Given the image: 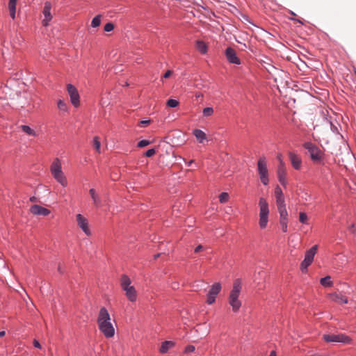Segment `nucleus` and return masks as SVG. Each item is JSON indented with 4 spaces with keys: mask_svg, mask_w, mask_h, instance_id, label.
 Wrapping results in <instances>:
<instances>
[{
    "mask_svg": "<svg viewBox=\"0 0 356 356\" xmlns=\"http://www.w3.org/2000/svg\"><path fill=\"white\" fill-rule=\"evenodd\" d=\"M111 316L105 307H102L97 317V324L100 332L106 338H111L115 335V328L111 322Z\"/></svg>",
    "mask_w": 356,
    "mask_h": 356,
    "instance_id": "nucleus-1",
    "label": "nucleus"
},
{
    "mask_svg": "<svg viewBox=\"0 0 356 356\" xmlns=\"http://www.w3.org/2000/svg\"><path fill=\"white\" fill-rule=\"evenodd\" d=\"M241 289V280L236 279L234 281L233 287L229 296V304L234 312H238L241 307V302L238 299Z\"/></svg>",
    "mask_w": 356,
    "mask_h": 356,
    "instance_id": "nucleus-2",
    "label": "nucleus"
},
{
    "mask_svg": "<svg viewBox=\"0 0 356 356\" xmlns=\"http://www.w3.org/2000/svg\"><path fill=\"white\" fill-rule=\"evenodd\" d=\"M131 281L129 276L127 275H122L120 279V286L122 289L124 291L125 296L127 299L134 302L137 300V291L135 287L131 285Z\"/></svg>",
    "mask_w": 356,
    "mask_h": 356,
    "instance_id": "nucleus-3",
    "label": "nucleus"
},
{
    "mask_svg": "<svg viewBox=\"0 0 356 356\" xmlns=\"http://www.w3.org/2000/svg\"><path fill=\"white\" fill-rule=\"evenodd\" d=\"M259 225L261 229H265L268 222L269 207L266 200L260 197L259 200Z\"/></svg>",
    "mask_w": 356,
    "mask_h": 356,
    "instance_id": "nucleus-4",
    "label": "nucleus"
},
{
    "mask_svg": "<svg viewBox=\"0 0 356 356\" xmlns=\"http://www.w3.org/2000/svg\"><path fill=\"white\" fill-rule=\"evenodd\" d=\"M303 147L309 153L310 158L314 162H320L323 159V152L315 144L311 142H306Z\"/></svg>",
    "mask_w": 356,
    "mask_h": 356,
    "instance_id": "nucleus-5",
    "label": "nucleus"
},
{
    "mask_svg": "<svg viewBox=\"0 0 356 356\" xmlns=\"http://www.w3.org/2000/svg\"><path fill=\"white\" fill-rule=\"evenodd\" d=\"M257 170L261 182L266 186L269 183L268 170L265 157H260L257 161Z\"/></svg>",
    "mask_w": 356,
    "mask_h": 356,
    "instance_id": "nucleus-6",
    "label": "nucleus"
},
{
    "mask_svg": "<svg viewBox=\"0 0 356 356\" xmlns=\"http://www.w3.org/2000/svg\"><path fill=\"white\" fill-rule=\"evenodd\" d=\"M323 338L326 342H340L345 344L350 343L352 341L348 336L344 334H324Z\"/></svg>",
    "mask_w": 356,
    "mask_h": 356,
    "instance_id": "nucleus-7",
    "label": "nucleus"
},
{
    "mask_svg": "<svg viewBox=\"0 0 356 356\" xmlns=\"http://www.w3.org/2000/svg\"><path fill=\"white\" fill-rule=\"evenodd\" d=\"M67 90L70 97V102L74 107L80 104V96L77 89L72 84H67Z\"/></svg>",
    "mask_w": 356,
    "mask_h": 356,
    "instance_id": "nucleus-8",
    "label": "nucleus"
},
{
    "mask_svg": "<svg viewBox=\"0 0 356 356\" xmlns=\"http://www.w3.org/2000/svg\"><path fill=\"white\" fill-rule=\"evenodd\" d=\"M78 226L87 235L90 236L91 232L89 228L88 220L83 215L79 213L76 216Z\"/></svg>",
    "mask_w": 356,
    "mask_h": 356,
    "instance_id": "nucleus-9",
    "label": "nucleus"
},
{
    "mask_svg": "<svg viewBox=\"0 0 356 356\" xmlns=\"http://www.w3.org/2000/svg\"><path fill=\"white\" fill-rule=\"evenodd\" d=\"M280 160V165L277 168V178L280 183L284 187L286 186V172L284 167V163L280 156L278 157Z\"/></svg>",
    "mask_w": 356,
    "mask_h": 356,
    "instance_id": "nucleus-10",
    "label": "nucleus"
},
{
    "mask_svg": "<svg viewBox=\"0 0 356 356\" xmlns=\"http://www.w3.org/2000/svg\"><path fill=\"white\" fill-rule=\"evenodd\" d=\"M51 3L49 1H46L44 5V8L42 10V14L44 15V19L42 20V25L44 26H47L49 22L52 19V15L51 14Z\"/></svg>",
    "mask_w": 356,
    "mask_h": 356,
    "instance_id": "nucleus-11",
    "label": "nucleus"
},
{
    "mask_svg": "<svg viewBox=\"0 0 356 356\" xmlns=\"http://www.w3.org/2000/svg\"><path fill=\"white\" fill-rule=\"evenodd\" d=\"M225 54L226 56L227 60L229 63L235 64V65H240L241 64V60L237 56L236 51L232 48V47H227L225 49Z\"/></svg>",
    "mask_w": 356,
    "mask_h": 356,
    "instance_id": "nucleus-12",
    "label": "nucleus"
},
{
    "mask_svg": "<svg viewBox=\"0 0 356 356\" xmlns=\"http://www.w3.org/2000/svg\"><path fill=\"white\" fill-rule=\"evenodd\" d=\"M30 211L34 215L42 216H47L50 213V210L38 204L32 205Z\"/></svg>",
    "mask_w": 356,
    "mask_h": 356,
    "instance_id": "nucleus-13",
    "label": "nucleus"
},
{
    "mask_svg": "<svg viewBox=\"0 0 356 356\" xmlns=\"http://www.w3.org/2000/svg\"><path fill=\"white\" fill-rule=\"evenodd\" d=\"M289 158L293 168L297 170H300L302 165V159L300 156L294 152H289Z\"/></svg>",
    "mask_w": 356,
    "mask_h": 356,
    "instance_id": "nucleus-14",
    "label": "nucleus"
},
{
    "mask_svg": "<svg viewBox=\"0 0 356 356\" xmlns=\"http://www.w3.org/2000/svg\"><path fill=\"white\" fill-rule=\"evenodd\" d=\"M330 298L332 301H334L338 304L342 305V304H347L348 302V298L341 293H332V294H330Z\"/></svg>",
    "mask_w": 356,
    "mask_h": 356,
    "instance_id": "nucleus-15",
    "label": "nucleus"
},
{
    "mask_svg": "<svg viewBox=\"0 0 356 356\" xmlns=\"http://www.w3.org/2000/svg\"><path fill=\"white\" fill-rule=\"evenodd\" d=\"M54 178L61 184L62 186L66 187L67 186V181L66 177L64 175V173L62 170L56 172L51 174Z\"/></svg>",
    "mask_w": 356,
    "mask_h": 356,
    "instance_id": "nucleus-16",
    "label": "nucleus"
},
{
    "mask_svg": "<svg viewBox=\"0 0 356 356\" xmlns=\"http://www.w3.org/2000/svg\"><path fill=\"white\" fill-rule=\"evenodd\" d=\"M54 178L61 184L62 186L66 187L67 186V181L66 177L64 175V173L62 170L56 172L51 174Z\"/></svg>",
    "mask_w": 356,
    "mask_h": 356,
    "instance_id": "nucleus-17",
    "label": "nucleus"
},
{
    "mask_svg": "<svg viewBox=\"0 0 356 356\" xmlns=\"http://www.w3.org/2000/svg\"><path fill=\"white\" fill-rule=\"evenodd\" d=\"M89 193L93 201L94 205L96 207H100L102 206V200L100 196L96 193V191L94 188H90Z\"/></svg>",
    "mask_w": 356,
    "mask_h": 356,
    "instance_id": "nucleus-18",
    "label": "nucleus"
},
{
    "mask_svg": "<svg viewBox=\"0 0 356 356\" xmlns=\"http://www.w3.org/2000/svg\"><path fill=\"white\" fill-rule=\"evenodd\" d=\"M318 249L317 245L312 246L310 249H309L305 254V259L309 261L310 262H313L314 256L316 253Z\"/></svg>",
    "mask_w": 356,
    "mask_h": 356,
    "instance_id": "nucleus-19",
    "label": "nucleus"
},
{
    "mask_svg": "<svg viewBox=\"0 0 356 356\" xmlns=\"http://www.w3.org/2000/svg\"><path fill=\"white\" fill-rule=\"evenodd\" d=\"M175 343L172 341H165L162 342L161 346L159 348V352L162 354L166 353L169 349L173 348Z\"/></svg>",
    "mask_w": 356,
    "mask_h": 356,
    "instance_id": "nucleus-20",
    "label": "nucleus"
},
{
    "mask_svg": "<svg viewBox=\"0 0 356 356\" xmlns=\"http://www.w3.org/2000/svg\"><path fill=\"white\" fill-rule=\"evenodd\" d=\"M17 1V0H9L8 2L10 16L13 19H15Z\"/></svg>",
    "mask_w": 356,
    "mask_h": 356,
    "instance_id": "nucleus-21",
    "label": "nucleus"
},
{
    "mask_svg": "<svg viewBox=\"0 0 356 356\" xmlns=\"http://www.w3.org/2000/svg\"><path fill=\"white\" fill-rule=\"evenodd\" d=\"M61 168L62 167L60 160L58 158L55 159L51 165V173L53 174L56 172L60 171L62 170Z\"/></svg>",
    "mask_w": 356,
    "mask_h": 356,
    "instance_id": "nucleus-22",
    "label": "nucleus"
},
{
    "mask_svg": "<svg viewBox=\"0 0 356 356\" xmlns=\"http://www.w3.org/2000/svg\"><path fill=\"white\" fill-rule=\"evenodd\" d=\"M196 48L202 54H205L208 50L207 45L202 40L196 41Z\"/></svg>",
    "mask_w": 356,
    "mask_h": 356,
    "instance_id": "nucleus-23",
    "label": "nucleus"
},
{
    "mask_svg": "<svg viewBox=\"0 0 356 356\" xmlns=\"http://www.w3.org/2000/svg\"><path fill=\"white\" fill-rule=\"evenodd\" d=\"M193 135L200 143H202L206 139L205 133L200 129L193 130Z\"/></svg>",
    "mask_w": 356,
    "mask_h": 356,
    "instance_id": "nucleus-24",
    "label": "nucleus"
},
{
    "mask_svg": "<svg viewBox=\"0 0 356 356\" xmlns=\"http://www.w3.org/2000/svg\"><path fill=\"white\" fill-rule=\"evenodd\" d=\"M220 290H221L220 283L216 282L211 286V287L209 291V293H210L211 295L217 296V295L220 293Z\"/></svg>",
    "mask_w": 356,
    "mask_h": 356,
    "instance_id": "nucleus-25",
    "label": "nucleus"
},
{
    "mask_svg": "<svg viewBox=\"0 0 356 356\" xmlns=\"http://www.w3.org/2000/svg\"><path fill=\"white\" fill-rule=\"evenodd\" d=\"M320 283L322 286L325 287L332 286L333 283L331 281V277L327 275L321 279Z\"/></svg>",
    "mask_w": 356,
    "mask_h": 356,
    "instance_id": "nucleus-26",
    "label": "nucleus"
},
{
    "mask_svg": "<svg viewBox=\"0 0 356 356\" xmlns=\"http://www.w3.org/2000/svg\"><path fill=\"white\" fill-rule=\"evenodd\" d=\"M20 128L22 131H24L29 136H37L35 131L28 125H21Z\"/></svg>",
    "mask_w": 356,
    "mask_h": 356,
    "instance_id": "nucleus-27",
    "label": "nucleus"
},
{
    "mask_svg": "<svg viewBox=\"0 0 356 356\" xmlns=\"http://www.w3.org/2000/svg\"><path fill=\"white\" fill-rule=\"evenodd\" d=\"M280 220H288V212L286 208L278 209Z\"/></svg>",
    "mask_w": 356,
    "mask_h": 356,
    "instance_id": "nucleus-28",
    "label": "nucleus"
},
{
    "mask_svg": "<svg viewBox=\"0 0 356 356\" xmlns=\"http://www.w3.org/2000/svg\"><path fill=\"white\" fill-rule=\"evenodd\" d=\"M276 204L278 209L286 208L284 197H280L276 198Z\"/></svg>",
    "mask_w": 356,
    "mask_h": 356,
    "instance_id": "nucleus-29",
    "label": "nucleus"
},
{
    "mask_svg": "<svg viewBox=\"0 0 356 356\" xmlns=\"http://www.w3.org/2000/svg\"><path fill=\"white\" fill-rule=\"evenodd\" d=\"M101 24V15H96L91 22V26L93 28H96L99 26Z\"/></svg>",
    "mask_w": 356,
    "mask_h": 356,
    "instance_id": "nucleus-30",
    "label": "nucleus"
},
{
    "mask_svg": "<svg viewBox=\"0 0 356 356\" xmlns=\"http://www.w3.org/2000/svg\"><path fill=\"white\" fill-rule=\"evenodd\" d=\"M312 262H310L309 261H307L304 259V260L302 261L300 264V269L302 272H307L308 266L312 264Z\"/></svg>",
    "mask_w": 356,
    "mask_h": 356,
    "instance_id": "nucleus-31",
    "label": "nucleus"
},
{
    "mask_svg": "<svg viewBox=\"0 0 356 356\" xmlns=\"http://www.w3.org/2000/svg\"><path fill=\"white\" fill-rule=\"evenodd\" d=\"M58 108L61 111H67V105L64 100L63 99H58L57 102Z\"/></svg>",
    "mask_w": 356,
    "mask_h": 356,
    "instance_id": "nucleus-32",
    "label": "nucleus"
},
{
    "mask_svg": "<svg viewBox=\"0 0 356 356\" xmlns=\"http://www.w3.org/2000/svg\"><path fill=\"white\" fill-rule=\"evenodd\" d=\"M93 146L95 148L96 151L98 153H100L101 143H100V141H99V138L97 136H95L93 138Z\"/></svg>",
    "mask_w": 356,
    "mask_h": 356,
    "instance_id": "nucleus-33",
    "label": "nucleus"
},
{
    "mask_svg": "<svg viewBox=\"0 0 356 356\" xmlns=\"http://www.w3.org/2000/svg\"><path fill=\"white\" fill-rule=\"evenodd\" d=\"M229 195L227 193L222 192L219 195V201L220 203H225L228 201Z\"/></svg>",
    "mask_w": 356,
    "mask_h": 356,
    "instance_id": "nucleus-34",
    "label": "nucleus"
},
{
    "mask_svg": "<svg viewBox=\"0 0 356 356\" xmlns=\"http://www.w3.org/2000/svg\"><path fill=\"white\" fill-rule=\"evenodd\" d=\"M299 220L302 224H308V218L305 213L300 212L299 214Z\"/></svg>",
    "mask_w": 356,
    "mask_h": 356,
    "instance_id": "nucleus-35",
    "label": "nucleus"
},
{
    "mask_svg": "<svg viewBox=\"0 0 356 356\" xmlns=\"http://www.w3.org/2000/svg\"><path fill=\"white\" fill-rule=\"evenodd\" d=\"M202 113L205 117L211 116L213 113V108L212 107H206L203 109Z\"/></svg>",
    "mask_w": 356,
    "mask_h": 356,
    "instance_id": "nucleus-36",
    "label": "nucleus"
},
{
    "mask_svg": "<svg viewBox=\"0 0 356 356\" xmlns=\"http://www.w3.org/2000/svg\"><path fill=\"white\" fill-rule=\"evenodd\" d=\"M179 105V102L174 99H170L167 102V106L170 108L177 107Z\"/></svg>",
    "mask_w": 356,
    "mask_h": 356,
    "instance_id": "nucleus-37",
    "label": "nucleus"
},
{
    "mask_svg": "<svg viewBox=\"0 0 356 356\" xmlns=\"http://www.w3.org/2000/svg\"><path fill=\"white\" fill-rule=\"evenodd\" d=\"M150 143H151V142L148 140H142L138 143L137 147L142 148V147L149 145Z\"/></svg>",
    "mask_w": 356,
    "mask_h": 356,
    "instance_id": "nucleus-38",
    "label": "nucleus"
},
{
    "mask_svg": "<svg viewBox=\"0 0 356 356\" xmlns=\"http://www.w3.org/2000/svg\"><path fill=\"white\" fill-rule=\"evenodd\" d=\"M275 198L284 196L283 192L278 185L275 188Z\"/></svg>",
    "mask_w": 356,
    "mask_h": 356,
    "instance_id": "nucleus-39",
    "label": "nucleus"
},
{
    "mask_svg": "<svg viewBox=\"0 0 356 356\" xmlns=\"http://www.w3.org/2000/svg\"><path fill=\"white\" fill-rule=\"evenodd\" d=\"M114 29V25L111 22L106 23L104 27V30L106 32H110Z\"/></svg>",
    "mask_w": 356,
    "mask_h": 356,
    "instance_id": "nucleus-40",
    "label": "nucleus"
},
{
    "mask_svg": "<svg viewBox=\"0 0 356 356\" xmlns=\"http://www.w3.org/2000/svg\"><path fill=\"white\" fill-rule=\"evenodd\" d=\"M216 298V296L211 295L210 293H208L207 302L209 305H211V304H213L215 302Z\"/></svg>",
    "mask_w": 356,
    "mask_h": 356,
    "instance_id": "nucleus-41",
    "label": "nucleus"
},
{
    "mask_svg": "<svg viewBox=\"0 0 356 356\" xmlns=\"http://www.w3.org/2000/svg\"><path fill=\"white\" fill-rule=\"evenodd\" d=\"M280 223L282 232H286L287 227H288V226H287L288 220H280Z\"/></svg>",
    "mask_w": 356,
    "mask_h": 356,
    "instance_id": "nucleus-42",
    "label": "nucleus"
},
{
    "mask_svg": "<svg viewBox=\"0 0 356 356\" xmlns=\"http://www.w3.org/2000/svg\"><path fill=\"white\" fill-rule=\"evenodd\" d=\"M156 153V150L154 148L149 149L147 151H146L144 154V155L147 157H151L153 155H154Z\"/></svg>",
    "mask_w": 356,
    "mask_h": 356,
    "instance_id": "nucleus-43",
    "label": "nucleus"
},
{
    "mask_svg": "<svg viewBox=\"0 0 356 356\" xmlns=\"http://www.w3.org/2000/svg\"><path fill=\"white\" fill-rule=\"evenodd\" d=\"M195 350V348L194 346L193 345H188L187 346L186 348H185V350H184V352L186 353H193L194 352Z\"/></svg>",
    "mask_w": 356,
    "mask_h": 356,
    "instance_id": "nucleus-44",
    "label": "nucleus"
},
{
    "mask_svg": "<svg viewBox=\"0 0 356 356\" xmlns=\"http://www.w3.org/2000/svg\"><path fill=\"white\" fill-rule=\"evenodd\" d=\"M33 346H34V347H35L37 348H41V345H40V342L36 339L33 340Z\"/></svg>",
    "mask_w": 356,
    "mask_h": 356,
    "instance_id": "nucleus-45",
    "label": "nucleus"
},
{
    "mask_svg": "<svg viewBox=\"0 0 356 356\" xmlns=\"http://www.w3.org/2000/svg\"><path fill=\"white\" fill-rule=\"evenodd\" d=\"M171 74H172V71L171 70H168L163 74V78L167 79V78L170 77L171 76Z\"/></svg>",
    "mask_w": 356,
    "mask_h": 356,
    "instance_id": "nucleus-46",
    "label": "nucleus"
},
{
    "mask_svg": "<svg viewBox=\"0 0 356 356\" xmlns=\"http://www.w3.org/2000/svg\"><path fill=\"white\" fill-rule=\"evenodd\" d=\"M203 249V246L202 245H197L195 248V253H197L199 252L200 250H202Z\"/></svg>",
    "mask_w": 356,
    "mask_h": 356,
    "instance_id": "nucleus-47",
    "label": "nucleus"
},
{
    "mask_svg": "<svg viewBox=\"0 0 356 356\" xmlns=\"http://www.w3.org/2000/svg\"><path fill=\"white\" fill-rule=\"evenodd\" d=\"M150 122V120H142L140 121V124L143 126V127H145V126H147V124H149Z\"/></svg>",
    "mask_w": 356,
    "mask_h": 356,
    "instance_id": "nucleus-48",
    "label": "nucleus"
},
{
    "mask_svg": "<svg viewBox=\"0 0 356 356\" xmlns=\"http://www.w3.org/2000/svg\"><path fill=\"white\" fill-rule=\"evenodd\" d=\"M291 20L293 21H296L301 24H303V22L302 20L299 19H296V18H290Z\"/></svg>",
    "mask_w": 356,
    "mask_h": 356,
    "instance_id": "nucleus-49",
    "label": "nucleus"
},
{
    "mask_svg": "<svg viewBox=\"0 0 356 356\" xmlns=\"http://www.w3.org/2000/svg\"><path fill=\"white\" fill-rule=\"evenodd\" d=\"M269 356H277V353L275 350H272L270 353V355Z\"/></svg>",
    "mask_w": 356,
    "mask_h": 356,
    "instance_id": "nucleus-50",
    "label": "nucleus"
},
{
    "mask_svg": "<svg viewBox=\"0 0 356 356\" xmlns=\"http://www.w3.org/2000/svg\"><path fill=\"white\" fill-rule=\"evenodd\" d=\"M6 332L5 331H1L0 332V338L3 337L5 335Z\"/></svg>",
    "mask_w": 356,
    "mask_h": 356,
    "instance_id": "nucleus-51",
    "label": "nucleus"
},
{
    "mask_svg": "<svg viewBox=\"0 0 356 356\" xmlns=\"http://www.w3.org/2000/svg\"><path fill=\"white\" fill-rule=\"evenodd\" d=\"M193 162H194V161H193V160H191V161H189L187 163V165H188V166H190V165H191Z\"/></svg>",
    "mask_w": 356,
    "mask_h": 356,
    "instance_id": "nucleus-52",
    "label": "nucleus"
},
{
    "mask_svg": "<svg viewBox=\"0 0 356 356\" xmlns=\"http://www.w3.org/2000/svg\"><path fill=\"white\" fill-rule=\"evenodd\" d=\"M35 200H36L35 197H30V201H31V202H35Z\"/></svg>",
    "mask_w": 356,
    "mask_h": 356,
    "instance_id": "nucleus-53",
    "label": "nucleus"
},
{
    "mask_svg": "<svg viewBox=\"0 0 356 356\" xmlns=\"http://www.w3.org/2000/svg\"><path fill=\"white\" fill-rule=\"evenodd\" d=\"M160 256V254H156L154 255V259H157Z\"/></svg>",
    "mask_w": 356,
    "mask_h": 356,
    "instance_id": "nucleus-54",
    "label": "nucleus"
},
{
    "mask_svg": "<svg viewBox=\"0 0 356 356\" xmlns=\"http://www.w3.org/2000/svg\"><path fill=\"white\" fill-rule=\"evenodd\" d=\"M290 13L291 14V15H296V14L292 11H291Z\"/></svg>",
    "mask_w": 356,
    "mask_h": 356,
    "instance_id": "nucleus-55",
    "label": "nucleus"
},
{
    "mask_svg": "<svg viewBox=\"0 0 356 356\" xmlns=\"http://www.w3.org/2000/svg\"><path fill=\"white\" fill-rule=\"evenodd\" d=\"M259 274H264V272L261 271V272L259 273Z\"/></svg>",
    "mask_w": 356,
    "mask_h": 356,
    "instance_id": "nucleus-56",
    "label": "nucleus"
}]
</instances>
